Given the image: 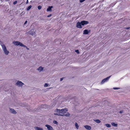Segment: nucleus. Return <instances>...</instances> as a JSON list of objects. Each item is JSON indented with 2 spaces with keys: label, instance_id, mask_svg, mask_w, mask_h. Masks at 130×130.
Returning <instances> with one entry per match:
<instances>
[{
  "label": "nucleus",
  "instance_id": "5701e85b",
  "mask_svg": "<svg viewBox=\"0 0 130 130\" xmlns=\"http://www.w3.org/2000/svg\"><path fill=\"white\" fill-rule=\"evenodd\" d=\"M95 121L96 123H99L101 122L100 120L98 119L96 120Z\"/></svg>",
  "mask_w": 130,
  "mask_h": 130
},
{
  "label": "nucleus",
  "instance_id": "1a4fd4ad",
  "mask_svg": "<svg viewBox=\"0 0 130 130\" xmlns=\"http://www.w3.org/2000/svg\"><path fill=\"white\" fill-rule=\"evenodd\" d=\"M61 111V113H66V112L68 111V109L67 108H65L64 109H61L60 110Z\"/></svg>",
  "mask_w": 130,
  "mask_h": 130
},
{
  "label": "nucleus",
  "instance_id": "f03ea898",
  "mask_svg": "<svg viewBox=\"0 0 130 130\" xmlns=\"http://www.w3.org/2000/svg\"><path fill=\"white\" fill-rule=\"evenodd\" d=\"M111 75H110L108 77H107L104 78V79H103L101 82V84H103L105 82H107L108 81L109 79L111 77Z\"/></svg>",
  "mask_w": 130,
  "mask_h": 130
},
{
  "label": "nucleus",
  "instance_id": "9b49d317",
  "mask_svg": "<svg viewBox=\"0 0 130 130\" xmlns=\"http://www.w3.org/2000/svg\"><path fill=\"white\" fill-rule=\"evenodd\" d=\"M90 32V30H88L87 29H85L83 31V34H88Z\"/></svg>",
  "mask_w": 130,
  "mask_h": 130
},
{
  "label": "nucleus",
  "instance_id": "a878e982",
  "mask_svg": "<svg viewBox=\"0 0 130 130\" xmlns=\"http://www.w3.org/2000/svg\"><path fill=\"white\" fill-rule=\"evenodd\" d=\"M65 114L64 113H61L60 114H59V115L62 116H65Z\"/></svg>",
  "mask_w": 130,
  "mask_h": 130
},
{
  "label": "nucleus",
  "instance_id": "423d86ee",
  "mask_svg": "<svg viewBox=\"0 0 130 130\" xmlns=\"http://www.w3.org/2000/svg\"><path fill=\"white\" fill-rule=\"evenodd\" d=\"M45 126L47 127L48 130H54L53 128L49 125L46 124L45 125Z\"/></svg>",
  "mask_w": 130,
  "mask_h": 130
},
{
  "label": "nucleus",
  "instance_id": "f257e3e1",
  "mask_svg": "<svg viewBox=\"0 0 130 130\" xmlns=\"http://www.w3.org/2000/svg\"><path fill=\"white\" fill-rule=\"evenodd\" d=\"M2 48L5 54L6 55H8L9 53V52L7 50L6 47L5 45L2 46Z\"/></svg>",
  "mask_w": 130,
  "mask_h": 130
},
{
  "label": "nucleus",
  "instance_id": "c756f323",
  "mask_svg": "<svg viewBox=\"0 0 130 130\" xmlns=\"http://www.w3.org/2000/svg\"><path fill=\"white\" fill-rule=\"evenodd\" d=\"M0 44L1 45L2 47V46L4 45L3 44V43L1 41H0Z\"/></svg>",
  "mask_w": 130,
  "mask_h": 130
},
{
  "label": "nucleus",
  "instance_id": "72a5a7b5",
  "mask_svg": "<svg viewBox=\"0 0 130 130\" xmlns=\"http://www.w3.org/2000/svg\"><path fill=\"white\" fill-rule=\"evenodd\" d=\"M27 21H26L24 23V26L27 23Z\"/></svg>",
  "mask_w": 130,
  "mask_h": 130
},
{
  "label": "nucleus",
  "instance_id": "6e6552de",
  "mask_svg": "<svg viewBox=\"0 0 130 130\" xmlns=\"http://www.w3.org/2000/svg\"><path fill=\"white\" fill-rule=\"evenodd\" d=\"M9 109H10V112L11 113L14 114H17V112L13 109L11 108H9Z\"/></svg>",
  "mask_w": 130,
  "mask_h": 130
},
{
  "label": "nucleus",
  "instance_id": "2f4dec72",
  "mask_svg": "<svg viewBox=\"0 0 130 130\" xmlns=\"http://www.w3.org/2000/svg\"><path fill=\"white\" fill-rule=\"evenodd\" d=\"M124 112V110H121V111H120L119 112V113H122L123 112Z\"/></svg>",
  "mask_w": 130,
  "mask_h": 130
},
{
  "label": "nucleus",
  "instance_id": "58836bf2",
  "mask_svg": "<svg viewBox=\"0 0 130 130\" xmlns=\"http://www.w3.org/2000/svg\"><path fill=\"white\" fill-rule=\"evenodd\" d=\"M28 3V0H27L26 3Z\"/></svg>",
  "mask_w": 130,
  "mask_h": 130
},
{
  "label": "nucleus",
  "instance_id": "f3484780",
  "mask_svg": "<svg viewBox=\"0 0 130 130\" xmlns=\"http://www.w3.org/2000/svg\"><path fill=\"white\" fill-rule=\"evenodd\" d=\"M111 125L115 127H117L118 126V124L115 123L114 122H112L111 123Z\"/></svg>",
  "mask_w": 130,
  "mask_h": 130
},
{
  "label": "nucleus",
  "instance_id": "9d476101",
  "mask_svg": "<svg viewBox=\"0 0 130 130\" xmlns=\"http://www.w3.org/2000/svg\"><path fill=\"white\" fill-rule=\"evenodd\" d=\"M20 42L18 41H14L13 42V43L16 46H19L20 45Z\"/></svg>",
  "mask_w": 130,
  "mask_h": 130
},
{
  "label": "nucleus",
  "instance_id": "393cba45",
  "mask_svg": "<svg viewBox=\"0 0 130 130\" xmlns=\"http://www.w3.org/2000/svg\"><path fill=\"white\" fill-rule=\"evenodd\" d=\"M42 8V6H38V8L39 10H40Z\"/></svg>",
  "mask_w": 130,
  "mask_h": 130
},
{
  "label": "nucleus",
  "instance_id": "ddd939ff",
  "mask_svg": "<svg viewBox=\"0 0 130 130\" xmlns=\"http://www.w3.org/2000/svg\"><path fill=\"white\" fill-rule=\"evenodd\" d=\"M84 127L87 129L90 130L91 129V127L89 125H86L84 126Z\"/></svg>",
  "mask_w": 130,
  "mask_h": 130
},
{
  "label": "nucleus",
  "instance_id": "39448f33",
  "mask_svg": "<svg viewBox=\"0 0 130 130\" xmlns=\"http://www.w3.org/2000/svg\"><path fill=\"white\" fill-rule=\"evenodd\" d=\"M82 25V26H84L85 25H87L88 24L89 22L88 21H81Z\"/></svg>",
  "mask_w": 130,
  "mask_h": 130
},
{
  "label": "nucleus",
  "instance_id": "7ed1b4c3",
  "mask_svg": "<svg viewBox=\"0 0 130 130\" xmlns=\"http://www.w3.org/2000/svg\"><path fill=\"white\" fill-rule=\"evenodd\" d=\"M35 31H34V29H32L28 31L27 32V33L29 35L33 36L34 34H36Z\"/></svg>",
  "mask_w": 130,
  "mask_h": 130
},
{
  "label": "nucleus",
  "instance_id": "20e7f679",
  "mask_svg": "<svg viewBox=\"0 0 130 130\" xmlns=\"http://www.w3.org/2000/svg\"><path fill=\"white\" fill-rule=\"evenodd\" d=\"M15 84L19 87H22L24 84L21 81L18 80Z\"/></svg>",
  "mask_w": 130,
  "mask_h": 130
},
{
  "label": "nucleus",
  "instance_id": "2eb2a0df",
  "mask_svg": "<svg viewBox=\"0 0 130 130\" xmlns=\"http://www.w3.org/2000/svg\"><path fill=\"white\" fill-rule=\"evenodd\" d=\"M43 68L41 66H40L38 68L37 70L39 71L40 72L42 70H43Z\"/></svg>",
  "mask_w": 130,
  "mask_h": 130
},
{
  "label": "nucleus",
  "instance_id": "aec40b11",
  "mask_svg": "<svg viewBox=\"0 0 130 130\" xmlns=\"http://www.w3.org/2000/svg\"><path fill=\"white\" fill-rule=\"evenodd\" d=\"M75 126L76 127V128L77 129H78V128L79 126L78 124L77 123H75Z\"/></svg>",
  "mask_w": 130,
  "mask_h": 130
},
{
  "label": "nucleus",
  "instance_id": "4468645a",
  "mask_svg": "<svg viewBox=\"0 0 130 130\" xmlns=\"http://www.w3.org/2000/svg\"><path fill=\"white\" fill-rule=\"evenodd\" d=\"M34 129L36 130H43V129L41 127H39L38 126L34 127Z\"/></svg>",
  "mask_w": 130,
  "mask_h": 130
},
{
  "label": "nucleus",
  "instance_id": "b1692460",
  "mask_svg": "<svg viewBox=\"0 0 130 130\" xmlns=\"http://www.w3.org/2000/svg\"><path fill=\"white\" fill-rule=\"evenodd\" d=\"M53 123L54 124H58L57 121L55 120H54L53 121Z\"/></svg>",
  "mask_w": 130,
  "mask_h": 130
},
{
  "label": "nucleus",
  "instance_id": "f8f14e48",
  "mask_svg": "<svg viewBox=\"0 0 130 130\" xmlns=\"http://www.w3.org/2000/svg\"><path fill=\"white\" fill-rule=\"evenodd\" d=\"M53 8V6H49L48 8L46 9V11L47 12L52 11V8Z\"/></svg>",
  "mask_w": 130,
  "mask_h": 130
},
{
  "label": "nucleus",
  "instance_id": "6ab92c4d",
  "mask_svg": "<svg viewBox=\"0 0 130 130\" xmlns=\"http://www.w3.org/2000/svg\"><path fill=\"white\" fill-rule=\"evenodd\" d=\"M21 46L24 47H26V46L24 45L23 44L20 42V45H19Z\"/></svg>",
  "mask_w": 130,
  "mask_h": 130
},
{
  "label": "nucleus",
  "instance_id": "e433bc0d",
  "mask_svg": "<svg viewBox=\"0 0 130 130\" xmlns=\"http://www.w3.org/2000/svg\"><path fill=\"white\" fill-rule=\"evenodd\" d=\"M63 78H61L60 79V81H62L63 79Z\"/></svg>",
  "mask_w": 130,
  "mask_h": 130
},
{
  "label": "nucleus",
  "instance_id": "4be33fe9",
  "mask_svg": "<svg viewBox=\"0 0 130 130\" xmlns=\"http://www.w3.org/2000/svg\"><path fill=\"white\" fill-rule=\"evenodd\" d=\"M32 7L31 5L29 6L27 8L26 10L27 11L29 10Z\"/></svg>",
  "mask_w": 130,
  "mask_h": 130
},
{
  "label": "nucleus",
  "instance_id": "412c9836",
  "mask_svg": "<svg viewBox=\"0 0 130 130\" xmlns=\"http://www.w3.org/2000/svg\"><path fill=\"white\" fill-rule=\"evenodd\" d=\"M105 125L108 127H110L111 126L110 124H105Z\"/></svg>",
  "mask_w": 130,
  "mask_h": 130
},
{
  "label": "nucleus",
  "instance_id": "bb28decb",
  "mask_svg": "<svg viewBox=\"0 0 130 130\" xmlns=\"http://www.w3.org/2000/svg\"><path fill=\"white\" fill-rule=\"evenodd\" d=\"M48 84L47 83H45L44 85V87H46L48 86Z\"/></svg>",
  "mask_w": 130,
  "mask_h": 130
},
{
  "label": "nucleus",
  "instance_id": "f704fd0d",
  "mask_svg": "<svg viewBox=\"0 0 130 130\" xmlns=\"http://www.w3.org/2000/svg\"><path fill=\"white\" fill-rule=\"evenodd\" d=\"M125 28L126 29H128L130 28V27H126Z\"/></svg>",
  "mask_w": 130,
  "mask_h": 130
},
{
  "label": "nucleus",
  "instance_id": "c9c22d12",
  "mask_svg": "<svg viewBox=\"0 0 130 130\" xmlns=\"http://www.w3.org/2000/svg\"><path fill=\"white\" fill-rule=\"evenodd\" d=\"M51 16H52V14H49V15H48L47 16V17L48 18V17H51Z\"/></svg>",
  "mask_w": 130,
  "mask_h": 130
},
{
  "label": "nucleus",
  "instance_id": "7c9ffc66",
  "mask_svg": "<svg viewBox=\"0 0 130 130\" xmlns=\"http://www.w3.org/2000/svg\"><path fill=\"white\" fill-rule=\"evenodd\" d=\"M120 89V88L118 87H114L113 88V89Z\"/></svg>",
  "mask_w": 130,
  "mask_h": 130
},
{
  "label": "nucleus",
  "instance_id": "cd10ccee",
  "mask_svg": "<svg viewBox=\"0 0 130 130\" xmlns=\"http://www.w3.org/2000/svg\"><path fill=\"white\" fill-rule=\"evenodd\" d=\"M75 52H76L77 54H79V52L78 50H76L75 51Z\"/></svg>",
  "mask_w": 130,
  "mask_h": 130
},
{
  "label": "nucleus",
  "instance_id": "4c0bfd02",
  "mask_svg": "<svg viewBox=\"0 0 130 130\" xmlns=\"http://www.w3.org/2000/svg\"><path fill=\"white\" fill-rule=\"evenodd\" d=\"M26 48L27 49V50H29V48H28L27 47V46H26Z\"/></svg>",
  "mask_w": 130,
  "mask_h": 130
},
{
  "label": "nucleus",
  "instance_id": "c85d7f7f",
  "mask_svg": "<svg viewBox=\"0 0 130 130\" xmlns=\"http://www.w3.org/2000/svg\"><path fill=\"white\" fill-rule=\"evenodd\" d=\"M54 114V115H55L60 116L59 114H59V113L57 112V113H55Z\"/></svg>",
  "mask_w": 130,
  "mask_h": 130
},
{
  "label": "nucleus",
  "instance_id": "473e14b6",
  "mask_svg": "<svg viewBox=\"0 0 130 130\" xmlns=\"http://www.w3.org/2000/svg\"><path fill=\"white\" fill-rule=\"evenodd\" d=\"M17 1H15L13 3V4L14 5H15L17 3Z\"/></svg>",
  "mask_w": 130,
  "mask_h": 130
},
{
  "label": "nucleus",
  "instance_id": "dca6fc26",
  "mask_svg": "<svg viewBox=\"0 0 130 130\" xmlns=\"http://www.w3.org/2000/svg\"><path fill=\"white\" fill-rule=\"evenodd\" d=\"M55 111L56 112H57V113H59V114H61V111L60 109H56V110Z\"/></svg>",
  "mask_w": 130,
  "mask_h": 130
},
{
  "label": "nucleus",
  "instance_id": "0eeeda50",
  "mask_svg": "<svg viewBox=\"0 0 130 130\" xmlns=\"http://www.w3.org/2000/svg\"><path fill=\"white\" fill-rule=\"evenodd\" d=\"M76 27L78 28H82V24L81 22H77L76 24Z\"/></svg>",
  "mask_w": 130,
  "mask_h": 130
},
{
  "label": "nucleus",
  "instance_id": "a211bd4d",
  "mask_svg": "<svg viewBox=\"0 0 130 130\" xmlns=\"http://www.w3.org/2000/svg\"><path fill=\"white\" fill-rule=\"evenodd\" d=\"M70 116V114L68 112H67V113L65 115V116L66 117H69Z\"/></svg>",
  "mask_w": 130,
  "mask_h": 130
}]
</instances>
